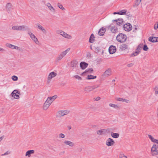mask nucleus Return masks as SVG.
I'll return each instance as SVG.
<instances>
[{"instance_id": "1", "label": "nucleus", "mask_w": 158, "mask_h": 158, "mask_svg": "<svg viewBox=\"0 0 158 158\" xmlns=\"http://www.w3.org/2000/svg\"><path fill=\"white\" fill-rule=\"evenodd\" d=\"M70 48H69L66 49L65 51L62 52L56 58V62H58L61 60L66 55V54L70 50Z\"/></svg>"}, {"instance_id": "2", "label": "nucleus", "mask_w": 158, "mask_h": 158, "mask_svg": "<svg viewBox=\"0 0 158 158\" xmlns=\"http://www.w3.org/2000/svg\"><path fill=\"white\" fill-rule=\"evenodd\" d=\"M118 41L120 43L125 42L127 39V36L122 33L119 34L116 37Z\"/></svg>"}, {"instance_id": "3", "label": "nucleus", "mask_w": 158, "mask_h": 158, "mask_svg": "<svg viewBox=\"0 0 158 158\" xmlns=\"http://www.w3.org/2000/svg\"><path fill=\"white\" fill-rule=\"evenodd\" d=\"M56 33L58 34H60L62 36L65 38L68 39H71L72 38V36L71 35L67 34V33L61 30H57L56 31Z\"/></svg>"}, {"instance_id": "4", "label": "nucleus", "mask_w": 158, "mask_h": 158, "mask_svg": "<svg viewBox=\"0 0 158 158\" xmlns=\"http://www.w3.org/2000/svg\"><path fill=\"white\" fill-rule=\"evenodd\" d=\"M13 30L17 31H26L28 29L27 26L24 25L21 26H15L12 28Z\"/></svg>"}, {"instance_id": "5", "label": "nucleus", "mask_w": 158, "mask_h": 158, "mask_svg": "<svg viewBox=\"0 0 158 158\" xmlns=\"http://www.w3.org/2000/svg\"><path fill=\"white\" fill-rule=\"evenodd\" d=\"M158 146L156 144H153L151 149V153L152 155L153 156H155L158 155Z\"/></svg>"}, {"instance_id": "6", "label": "nucleus", "mask_w": 158, "mask_h": 158, "mask_svg": "<svg viewBox=\"0 0 158 158\" xmlns=\"http://www.w3.org/2000/svg\"><path fill=\"white\" fill-rule=\"evenodd\" d=\"M27 34L30 36V37L33 42L36 44H39V42L38 39L32 33L31 31H28L27 32Z\"/></svg>"}, {"instance_id": "7", "label": "nucleus", "mask_w": 158, "mask_h": 158, "mask_svg": "<svg viewBox=\"0 0 158 158\" xmlns=\"http://www.w3.org/2000/svg\"><path fill=\"white\" fill-rule=\"evenodd\" d=\"M20 94V91L17 89L14 90L11 93V96L14 98V99H19L20 98L19 95Z\"/></svg>"}, {"instance_id": "8", "label": "nucleus", "mask_w": 158, "mask_h": 158, "mask_svg": "<svg viewBox=\"0 0 158 158\" xmlns=\"http://www.w3.org/2000/svg\"><path fill=\"white\" fill-rule=\"evenodd\" d=\"M52 103L47 98V100L44 103L43 108L44 110H47L49 107L50 106L51 104Z\"/></svg>"}, {"instance_id": "9", "label": "nucleus", "mask_w": 158, "mask_h": 158, "mask_svg": "<svg viewBox=\"0 0 158 158\" xmlns=\"http://www.w3.org/2000/svg\"><path fill=\"white\" fill-rule=\"evenodd\" d=\"M57 75V74L54 72H51L48 75V80L47 81V83L49 84L51 81V79L52 78H53L56 76Z\"/></svg>"}, {"instance_id": "10", "label": "nucleus", "mask_w": 158, "mask_h": 158, "mask_svg": "<svg viewBox=\"0 0 158 158\" xmlns=\"http://www.w3.org/2000/svg\"><path fill=\"white\" fill-rule=\"evenodd\" d=\"M111 69L109 68L106 69L104 73L102 75V76L105 77H108L111 75Z\"/></svg>"}, {"instance_id": "11", "label": "nucleus", "mask_w": 158, "mask_h": 158, "mask_svg": "<svg viewBox=\"0 0 158 158\" xmlns=\"http://www.w3.org/2000/svg\"><path fill=\"white\" fill-rule=\"evenodd\" d=\"M115 143L114 141L112 139L109 138L106 141V145L109 147L113 146Z\"/></svg>"}, {"instance_id": "12", "label": "nucleus", "mask_w": 158, "mask_h": 158, "mask_svg": "<svg viewBox=\"0 0 158 158\" xmlns=\"http://www.w3.org/2000/svg\"><path fill=\"white\" fill-rule=\"evenodd\" d=\"M38 28L44 34H46L47 33V31L39 23H37L36 24Z\"/></svg>"}, {"instance_id": "13", "label": "nucleus", "mask_w": 158, "mask_h": 158, "mask_svg": "<svg viewBox=\"0 0 158 158\" xmlns=\"http://www.w3.org/2000/svg\"><path fill=\"white\" fill-rule=\"evenodd\" d=\"M123 28L125 31H129L131 30L132 26L130 23H127L123 26Z\"/></svg>"}, {"instance_id": "14", "label": "nucleus", "mask_w": 158, "mask_h": 158, "mask_svg": "<svg viewBox=\"0 0 158 158\" xmlns=\"http://www.w3.org/2000/svg\"><path fill=\"white\" fill-rule=\"evenodd\" d=\"M69 111L67 110H60L58 112V114L60 116H63L68 114Z\"/></svg>"}, {"instance_id": "15", "label": "nucleus", "mask_w": 158, "mask_h": 158, "mask_svg": "<svg viewBox=\"0 0 158 158\" xmlns=\"http://www.w3.org/2000/svg\"><path fill=\"white\" fill-rule=\"evenodd\" d=\"M116 50V48L114 46H110L109 48V52L110 54H113L115 52Z\"/></svg>"}, {"instance_id": "16", "label": "nucleus", "mask_w": 158, "mask_h": 158, "mask_svg": "<svg viewBox=\"0 0 158 158\" xmlns=\"http://www.w3.org/2000/svg\"><path fill=\"white\" fill-rule=\"evenodd\" d=\"M110 30L112 32L115 33L118 32V29L115 26L111 25L110 27Z\"/></svg>"}, {"instance_id": "17", "label": "nucleus", "mask_w": 158, "mask_h": 158, "mask_svg": "<svg viewBox=\"0 0 158 158\" xmlns=\"http://www.w3.org/2000/svg\"><path fill=\"white\" fill-rule=\"evenodd\" d=\"M115 100L118 101L125 102L127 103L130 102V101L129 100L126 99L120 98L116 97L115 98Z\"/></svg>"}, {"instance_id": "18", "label": "nucleus", "mask_w": 158, "mask_h": 158, "mask_svg": "<svg viewBox=\"0 0 158 158\" xmlns=\"http://www.w3.org/2000/svg\"><path fill=\"white\" fill-rule=\"evenodd\" d=\"M46 6L51 12H54L55 11V9L52 6L50 3L49 2L47 3Z\"/></svg>"}, {"instance_id": "19", "label": "nucleus", "mask_w": 158, "mask_h": 158, "mask_svg": "<svg viewBox=\"0 0 158 158\" xmlns=\"http://www.w3.org/2000/svg\"><path fill=\"white\" fill-rule=\"evenodd\" d=\"M35 151L33 150H29L27 151L25 154V156H27L28 157H30L31 156V155L34 153Z\"/></svg>"}, {"instance_id": "20", "label": "nucleus", "mask_w": 158, "mask_h": 158, "mask_svg": "<svg viewBox=\"0 0 158 158\" xmlns=\"http://www.w3.org/2000/svg\"><path fill=\"white\" fill-rule=\"evenodd\" d=\"M107 130L106 129H102L99 130L97 131V134L99 135H102L105 134L107 131Z\"/></svg>"}, {"instance_id": "21", "label": "nucleus", "mask_w": 158, "mask_h": 158, "mask_svg": "<svg viewBox=\"0 0 158 158\" xmlns=\"http://www.w3.org/2000/svg\"><path fill=\"white\" fill-rule=\"evenodd\" d=\"M64 143L65 144L68 145L71 147H73L74 146V143L73 142L68 140H65Z\"/></svg>"}, {"instance_id": "22", "label": "nucleus", "mask_w": 158, "mask_h": 158, "mask_svg": "<svg viewBox=\"0 0 158 158\" xmlns=\"http://www.w3.org/2000/svg\"><path fill=\"white\" fill-rule=\"evenodd\" d=\"M106 29L105 28H101L98 31V34L100 36H102L106 31Z\"/></svg>"}, {"instance_id": "23", "label": "nucleus", "mask_w": 158, "mask_h": 158, "mask_svg": "<svg viewBox=\"0 0 158 158\" xmlns=\"http://www.w3.org/2000/svg\"><path fill=\"white\" fill-rule=\"evenodd\" d=\"M88 65V64L84 62H81L80 64L81 68L83 69H85Z\"/></svg>"}, {"instance_id": "24", "label": "nucleus", "mask_w": 158, "mask_h": 158, "mask_svg": "<svg viewBox=\"0 0 158 158\" xmlns=\"http://www.w3.org/2000/svg\"><path fill=\"white\" fill-rule=\"evenodd\" d=\"M77 62L75 60H73L71 62V66L72 68L73 69H74V68L77 66Z\"/></svg>"}, {"instance_id": "25", "label": "nucleus", "mask_w": 158, "mask_h": 158, "mask_svg": "<svg viewBox=\"0 0 158 158\" xmlns=\"http://www.w3.org/2000/svg\"><path fill=\"white\" fill-rule=\"evenodd\" d=\"M57 97V95H54L52 97H48V98L52 103Z\"/></svg>"}, {"instance_id": "26", "label": "nucleus", "mask_w": 158, "mask_h": 158, "mask_svg": "<svg viewBox=\"0 0 158 158\" xmlns=\"http://www.w3.org/2000/svg\"><path fill=\"white\" fill-rule=\"evenodd\" d=\"M57 97V95H54L52 97H48V98L52 103Z\"/></svg>"}, {"instance_id": "27", "label": "nucleus", "mask_w": 158, "mask_h": 158, "mask_svg": "<svg viewBox=\"0 0 158 158\" xmlns=\"http://www.w3.org/2000/svg\"><path fill=\"white\" fill-rule=\"evenodd\" d=\"M156 40V37H150L148 38L149 41L152 43L156 42L155 41Z\"/></svg>"}, {"instance_id": "28", "label": "nucleus", "mask_w": 158, "mask_h": 158, "mask_svg": "<svg viewBox=\"0 0 158 158\" xmlns=\"http://www.w3.org/2000/svg\"><path fill=\"white\" fill-rule=\"evenodd\" d=\"M109 106L110 107H112L115 109H119L120 108L119 106H118L117 105L114 104L112 103H110L109 104Z\"/></svg>"}, {"instance_id": "29", "label": "nucleus", "mask_w": 158, "mask_h": 158, "mask_svg": "<svg viewBox=\"0 0 158 158\" xmlns=\"http://www.w3.org/2000/svg\"><path fill=\"white\" fill-rule=\"evenodd\" d=\"M111 136L114 138H117L119 136V134L118 133H115L112 132L111 134Z\"/></svg>"}, {"instance_id": "30", "label": "nucleus", "mask_w": 158, "mask_h": 158, "mask_svg": "<svg viewBox=\"0 0 158 158\" xmlns=\"http://www.w3.org/2000/svg\"><path fill=\"white\" fill-rule=\"evenodd\" d=\"M84 90L85 91H91L93 90L92 86H88L86 87Z\"/></svg>"}, {"instance_id": "31", "label": "nucleus", "mask_w": 158, "mask_h": 158, "mask_svg": "<svg viewBox=\"0 0 158 158\" xmlns=\"http://www.w3.org/2000/svg\"><path fill=\"white\" fill-rule=\"evenodd\" d=\"M96 76H94L91 75H88L86 79L88 80L93 79L96 78Z\"/></svg>"}, {"instance_id": "32", "label": "nucleus", "mask_w": 158, "mask_h": 158, "mask_svg": "<svg viewBox=\"0 0 158 158\" xmlns=\"http://www.w3.org/2000/svg\"><path fill=\"white\" fill-rule=\"evenodd\" d=\"M113 21H114L113 20ZM114 21H115L117 22L116 24L118 25H122L123 24V19H118V20H114Z\"/></svg>"}, {"instance_id": "33", "label": "nucleus", "mask_w": 158, "mask_h": 158, "mask_svg": "<svg viewBox=\"0 0 158 158\" xmlns=\"http://www.w3.org/2000/svg\"><path fill=\"white\" fill-rule=\"evenodd\" d=\"M94 37L93 34H92L89 39V42L91 43H93L94 41Z\"/></svg>"}, {"instance_id": "34", "label": "nucleus", "mask_w": 158, "mask_h": 158, "mask_svg": "<svg viewBox=\"0 0 158 158\" xmlns=\"http://www.w3.org/2000/svg\"><path fill=\"white\" fill-rule=\"evenodd\" d=\"M127 12V10H121L118 12V14L120 15H125Z\"/></svg>"}, {"instance_id": "35", "label": "nucleus", "mask_w": 158, "mask_h": 158, "mask_svg": "<svg viewBox=\"0 0 158 158\" xmlns=\"http://www.w3.org/2000/svg\"><path fill=\"white\" fill-rule=\"evenodd\" d=\"M93 71V70L92 68H90L86 69L85 71L83 72L82 74H84L85 73H92Z\"/></svg>"}, {"instance_id": "36", "label": "nucleus", "mask_w": 158, "mask_h": 158, "mask_svg": "<svg viewBox=\"0 0 158 158\" xmlns=\"http://www.w3.org/2000/svg\"><path fill=\"white\" fill-rule=\"evenodd\" d=\"M141 49L142 45H139L137 47V48L136 49L135 51L139 53L140 52Z\"/></svg>"}, {"instance_id": "37", "label": "nucleus", "mask_w": 158, "mask_h": 158, "mask_svg": "<svg viewBox=\"0 0 158 158\" xmlns=\"http://www.w3.org/2000/svg\"><path fill=\"white\" fill-rule=\"evenodd\" d=\"M139 53L135 51V52H133L130 55V56L133 57L137 56Z\"/></svg>"}, {"instance_id": "38", "label": "nucleus", "mask_w": 158, "mask_h": 158, "mask_svg": "<svg viewBox=\"0 0 158 158\" xmlns=\"http://www.w3.org/2000/svg\"><path fill=\"white\" fill-rule=\"evenodd\" d=\"M128 45L126 44H123L121 46V48L123 50H125L128 48Z\"/></svg>"}, {"instance_id": "39", "label": "nucleus", "mask_w": 158, "mask_h": 158, "mask_svg": "<svg viewBox=\"0 0 158 158\" xmlns=\"http://www.w3.org/2000/svg\"><path fill=\"white\" fill-rule=\"evenodd\" d=\"M57 6L60 9H61L63 10H65V8H64L63 6V5L60 3H58L57 4Z\"/></svg>"}, {"instance_id": "40", "label": "nucleus", "mask_w": 158, "mask_h": 158, "mask_svg": "<svg viewBox=\"0 0 158 158\" xmlns=\"http://www.w3.org/2000/svg\"><path fill=\"white\" fill-rule=\"evenodd\" d=\"M149 138L151 140L152 142H154L155 139H154L151 135H148Z\"/></svg>"}, {"instance_id": "41", "label": "nucleus", "mask_w": 158, "mask_h": 158, "mask_svg": "<svg viewBox=\"0 0 158 158\" xmlns=\"http://www.w3.org/2000/svg\"><path fill=\"white\" fill-rule=\"evenodd\" d=\"M11 79L14 81H17L18 80V77L17 76L14 75L12 76Z\"/></svg>"}, {"instance_id": "42", "label": "nucleus", "mask_w": 158, "mask_h": 158, "mask_svg": "<svg viewBox=\"0 0 158 158\" xmlns=\"http://www.w3.org/2000/svg\"><path fill=\"white\" fill-rule=\"evenodd\" d=\"M65 137V135L63 133H60L59 135V138H64Z\"/></svg>"}, {"instance_id": "43", "label": "nucleus", "mask_w": 158, "mask_h": 158, "mask_svg": "<svg viewBox=\"0 0 158 158\" xmlns=\"http://www.w3.org/2000/svg\"><path fill=\"white\" fill-rule=\"evenodd\" d=\"M74 77L76 79L78 80L81 81L82 80V78L78 75H75Z\"/></svg>"}, {"instance_id": "44", "label": "nucleus", "mask_w": 158, "mask_h": 158, "mask_svg": "<svg viewBox=\"0 0 158 158\" xmlns=\"http://www.w3.org/2000/svg\"><path fill=\"white\" fill-rule=\"evenodd\" d=\"M142 0H136L135 3V5L136 6H138Z\"/></svg>"}, {"instance_id": "45", "label": "nucleus", "mask_w": 158, "mask_h": 158, "mask_svg": "<svg viewBox=\"0 0 158 158\" xmlns=\"http://www.w3.org/2000/svg\"><path fill=\"white\" fill-rule=\"evenodd\" d=\"M11 7V4L10 3H7L6 6V7L7 9H9Z\"/></svg>"}, {"instance_id": "46", "label": "nucleus", "mask_w": 158, "mask_h": 158, "mask_svg": "<svg viewBox=\"0 0 158 158\" xmlns=\"http://www.w3.org/2000/svg\"><path fill=\"white\" fill-rule=\"evenodd\" d=\"M155 91V94H158V87H156L154 89Z\"/></svg>"}, {"instance_id": "47", "label": "nucleus", "mask_w": 158, "mask_h": 158, "mask_svg": "<svg viewBox=\"0 0 158 158\" xmlns=\"http://www.w3.org/2000/svg\"><path fill=\"white\" fill-rule=\"evenodd\" d=\"M143 49L144 51H147L148 50V48L146 45H144L143 47Z\"/></svg>"}, {"instance_id": "48", "label": "nucleus", "mask_w": 158, "mask_h": 158, "mask_svg": "<svg viewBox=\"0 0 158 158\" xmlns=\"http://www.w3.org/2000/svg\"><path fill=\"white\" fill-rule=\"evenodd\" d=\"M119 158H127V157L124 154L122 153L120 154Z\"/></svg>"}, {"instance_id": "49", "label": "nucleus", "mask_w": 158, "mask_h": 158, "mask_svg": "<svg viewBox=\"0 0 158 158\" xmlns=\"http://www.w3.org/2000/svg\"><path fill=\"white\" fill-rule=\"evenodd\" d=\"M99 86H100L99 85H93L92 86L93 87V88L94 90L97 88L99 87Z\"/></svg>"}, {"instance_id": "50", "label": "nucleus", "mask_w": 158, "mask_h": 158, "mask_svg": "<svg viewBox=\"0 0 158 158\" xmlns=\"http://www.w3.org/2000/svg\"><path fill=\"white\" fill-rule=\"evenodd\" d=\"M158 28V23L157 22L154 25V29L156 30Z\"/></svg>"}, {"instance_id": "51", "label": "nucleus", "mask_w": 158, "mask_h": 158, "mask_svg": "<svg viewBox=\"0 0 158 158\" xmlns=\"http://www.w3.org/2000/svg\"><path fill=\"white\" fill-rule=\"evenodd\" d=\"M14 49H16L20 51L21 50V48L19 47L15 46Z\"/></svg>"}, {"instance_id": "52", "label": "nucleus", "mask_w": 158, "mask_h": 158, "mask_svg": "<svg viewBox=\"0 0 158 158\" xmlns=\"http://www.w3.org/2000/svg\"><path fill=\"white\" fill-rule=\"evenodd\" d=\"M10 153V152L9 151H7L6 152H5L4 154L2 155V156H5L8 155Z\"/></svg>"}, {"instance_id": "53", "label": "nucleus", "mask_w": 158, "mask_h": 158, "mask_svg": "<svg viewBox=\"0 0 158 158\" xmlns=\"http://www.w3.org/2000/svg\"><path fill=\"white\" fill-rule=\"evenodd\" d=\"M134 65L133 63H131L130 64H128L127 65V66L128 67H131L133 66Z\"/></svg>"}, {"instance_id": "54", "label": "nucleus", "mask_w": 158, "mask_h": 158, "mask_svg": "<svg viewBox=\"0 0 158 158\" xmlns=\"http://www.w3.org/2000/svg\"><path fill=\"white\" fill-rule=\"evenodd\" d=\"M11 44H9V43H7V44H6V46L7 47H8V48H10L11 47Z\"/></svg>"}, {"instance_id": "55", "label": "nucleus", "mask_w": 158, "mask_h": 158, "mask_svg": "<svg viewBox=\"0 0 158 158\" xmlns=\"http://www.w3.org/2000/svg\"><path fill=\"white\" fill-rule=\"evenodd\" d=\"M101 98L100 97H97L96 98H95V100H96V101H98L99 100H100Z\"/></svg>"}, {"instance_id": "56", "label": "nucleus", "mask_w": 158, "mask_h": 158, "mask_svg": "<svg viewBox=\"0 0 158 158\" xmlns=\"http://www.w3.org/2000/svg\"><path fill=\"white\" fill-rule=\"evenodd\" d=\"M4 135L1 136L0 137V142L2 141V140L4 138Z\"/></svg>"}, {"instance_id": "57", "label": "nucleus", "mask_w": 158, "mask_h": 158, "mask_svg": "<svg viewBox=\"0 0 158 158\" xmlns=\"http://www.w3.org/2000/svg\"><path fill=\"white\" fill-rule=\"evenodd\" d=\"M15 46L11 44L10 48L14 49Z\"/></svg>"}, {"instance_id": "58", "label": "nucleus", "mask_w": 158, "mask_h": 158, "mask_svg": "<svg viewBox=\"0 0 158 158\" xmlns=\"http://www.w3.org/2000/svg\"><path fill=\"white\" fill-rule=\"evenodd\" d=\"M153 143H156L157 144H158V140L155 139L154 140V141Z\"/></svg>"}, {"instance_id": "59", "label": "nucleus", "mask_w": 158, "mask_h": 158, "mask_svg": "<svg viewBox=\"0 0 158 158\" xmlns=\"http://www.w3.org/2000/svg\"><path fill=\"white\" fill-rule=\"evenodd\" d=\"M4 51L5 50L3 48L0 47V51Z\"/></svg>"}, {"instance_id": "60", "label": "nucleus", "mask_w": 158, "mask_h": 158, "mask_svg": "<svg viewBox=\"0 0 158 158\" xmlns=\"http://www.w3.org/2000/svg\"><path fill=\"white\" fill-rule=\"evenodd\" d=\"M137 27H135V29L133 30V31L135 32H136V30H137Z\"/></svg>"}, {"instance_id": "61", "label": "nucleus", "mask_w": 158, "mask_h": 158, "mask_svg": "<svg viewBox=\"0 0 158 158\" xmlns=\"http://www.w3.org/2000/svg\"><path fill=\"white\" fill-rule=\"evenodd\" d=\"M118 12H114L113 13V14L114 15H115V14H118Z\"/></svg>"}, {"instance_id": "62", "label": "nucleus", "mask_w": 158, "mask_h": 158, "mask_svg": "<svg viewBox=\"0 0 158 158\" xmlns=\"http://www.w3.org/2000/svg\"><path fill=\"white\" fill-rule=\"evenodd\" d=\"M156 40L155 41H156V42H158V37H156Z\"/></svg>"}, {"instance_id": "63", "label": "nucleus", "mask_w": 158, "mask_h": 158, "mask_svg": "<svg viewBox=\"0 0 158 158\" xmlns=\"http://www.w3.org/2000/svg\"><path fill=\"white\" fill-rule=\"evenodd\" d=\"M64 85H65V84H64V83H61V85L62 86H64Z\"/></svg>"}, {"instance_id": "64", "label": "nucleus", "mask_w": 158, "mask_h": 158, "mask_svg": "<svg viewBox=\"0 0 158 158\" xmlns=\"http://www.w3.org/2000/svg\"><path fill=\"white\" fill-rule=\"evenodd\" d=\"M113 81H115V80H113Z\"/></svg>"}]
</instances>
